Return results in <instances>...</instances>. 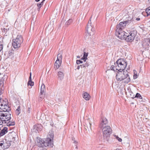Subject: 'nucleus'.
<instances>
[{
    "mask_svg": "<svg viewBox=\"0 0 150 150\" xmlns=\"http://www.w3.org/2000/svg\"><path fill=\"white\" fill-rule=\"evenodd\" d=\"M10 51H9V53H10Z\"/></svg>",
    "mask_w": 150,
    "mask_h": 150,
    "instance_id": "nucleus-55",
    "label": "nucleus"
},
{
    "mask_svg": "<svg viewBox=\"0 0 150 150\" xmlns=\"http://www.w3.org/2000/svg\"><path fill=\"white\" fill-rule=\"evenodd\" d=\"M91 124L90 122L86 123L85 125V128L86 130L88 129V131L91 130Z\"/></svg>",
    "mask_w": 150,
    "mask_h": 150,
    "instance_id": "nucleus-19",
    "label": "nucleus"
},
{
    "mask_svg": "<svg viewBox=\"0 0 150 150\" xmlns=\"http://www.w3.org/2000/svg\"><path fill=\"white\" fill-rule=\"evenodd\" d=\"M2 146L0 144V150H4Z\"/></svg>",
    "mask_w": 150,
    "mask_h": 150,
    "instance_id": "nucleus-37",
    "label": "nucleus"
},
{
    "mask_svg": "<svg viewBox=\"0 0 150 150\" xmlns=\"http://www.w3.org/2000/svg\"><path fill=\"white\" fill-rule=\"evenodd\" d=\"M149 42L150 43V38L149 39Z\"/></svg>",
    "mask_w": 150,
    "mask_h": 150,
    "instance_id": "nucleus-52",
    "label": "nucleus"
},
{
    "mask_svg": "<svg viewBox=\"0 0 150 150\" xmlns=\"http://www.w3.org/2000/svg\"><path fill=\"white\" fill-rule=\"evenodd\" d=\"M4 82L2 81H0V95L2 93L3 90L4 89Z\"/></svg>",
    "mask_w": 150,
    "mask_h": 150,
    "instance_id": "nucleus-21",
    "label": "nucleus"
},
{
    "mask_svg": "<svg viewBox=\"0 0 150 150\" xmlns=\"http://www.w3.org/2000/svg\"><path fill=\"white\" fill-rule=\"evenodd\" d=\"M127 92L129 94H130V96L132 98H134V96L133 95V93L131 91V90L130 88H127V91H126V93Z\"/></svg>",
    "mask_w": 150,
    "mask_h": 150,
    "instance_id": "nucleus-22",
    "label": "nucleus"
},
{
    "mask_svg": "<svg viewBox=\"0 0 150 150\" xmlns=\"http://www.w3.org/2000/svg\"><path fill=\"white\" fill-rule=\"evenodd\" d=\"M30 108H29L28 109V110L27 111V112L28 113H29L30 112Z\"/></svg>",
    "mask_w": 150,
    "mask_h": 150,
    "instance_id": "nucleus-42",
    "label": "nucleus"
},
{
    "mask_svg": "<svg viewBox=\"0 0 150 150\" xmlns=\"http://www.w3.org/2000/svg\"><path fill=\"white\" fill-rule=\"evenodd\" d=\"M127 33L125 38L124 39L128 42H132L134 39L135 35L134 33H130L129 35Z\"/></svg>",
    "mask_w": 150,
    "mask_h": 150,
    "instance_id": "nucleus-10",
    "label": "nucleus"
},
{
    "mask_svg": "<svg viewBox=\"0 0 150 150\" xmlns=\"http://www.w3.org/2000/svg\"><path fill=\"white\" fill-rule=\"evenodd\" d=\"M83 67H88L89 65V62H87L86 61V62H84L83 64H82Z\"/></svg>",
    "mask_w": 150,
    "mask_h": 150,
    "instance_id": "nucleus-25",
    "label": "nucleus"
},
{
    "mask_svg": "<svg viewBox=\"0 0 150 150\" xmlns=\"http://www.w3.org/2000/svg\"><path fill=\"white\" fill-rule=\"evenodd\" d=\"M34 82L32 81L31 79H29V80L28 83V85H30V86H32L34 85Z\"/></svg>",
    "mask_w": 150,
    "mask_h": 150,
    "instance_id": "nucleus-27",
    "label": "nucleus"
},
{
    "mask_svg": "<svg viewBox=\"0 0 150 150\" xmlns=\"http://www.w3.org/2000/svg\"><path fill=\"white\" fill-rule=\"evenodd\" d=\"M40 0H35V1L37 2L39 1Z\"/></svg>",
    "mask_w": 150,
    "mask_h": 150,
    "instance_id": "nucleus-46",
    "label": "nucleus"
},
{
    "mask_svg": "<svg viewBox=\"0 0 150 150\" xmlns=\"http://www.w3.org/2000/svg\"><path fill=\"white\" fill-rule=\"evenodd\" d=\"M137 74H134V79H136L137 78Z\"/></svg>",
    "mask_w": 150,
    "mask_h": 150,
    "instance_id": "nucleus-38",
    "label": "nucleus"
},
{
    "mask_svg": "<svg viewBox=\"0 0 150 150\" xmlns=\"http://www.w3.org/2000/svg\"><path fill=\"white\" fill-rule=\"evenodd\" d=\"M125 11L126 13H127V11Z\"/></svg>",
    "mask_w": 150,
    "mask_h": 150,
    "instance_id": "nucleus-50",
    "label": "nucleus"
},
{
    "mask_svg": "<svg viewBox=\"0 0 150 150\" xmlns=\"http://www.w3.org/2000/svg\"><path fill=\"white\" fill-rule=\"evenodd\" d=\"M16 114L18 115L20 113V111H17V110H16Z\"/></svg>",
    "mask_w": 150,
    "mask_h": 150,
    "instance_id": "nucleus-39",
    "label": "nucleus"
},
{
    "mask_svg": "<svg viewBox=\"0 0 150 150\" xmlns=\"http://www.w3.org/2000/svg\"><path fill=\"white\" fill-rule=\"evenodd\" d=\"M23 42V39L21 35H18L16 38L12 40V45L15 49L20 47Z\"/></svg>",
    "mask_w": 150,
    "mask_h": 150,
    "instance_id": "nucleus-6",
    "label": "nucleus"
},
{
    "mask_svg": "<svg viewBox=\"0 0 150 150\" xmlns=\"http://www.w3.org/2000/svg\"><path fill=\"white\" fill-rule=\"evenodd\" d=\"M149 0V3H150V0Z\"/></svg>",
    "mask_w": 150,
    "mask_h": 150,
    "instance_id": "nucleus-53",
    "label": "nucleus"
},
{
    "mask_svg": "<svg viewBox=\"0 0 150 150\" xmlns=\"http://www.w3.org/2000/svg\"><path fill=\"white\" fill-rule=\"evenodd\" d=\"M45 90V86L44 84H42L41 87L40 94L42 95L44 94Z\"/></svg>",
    "mask_w": 150,
    "mask_h": 150,
    "instance_id": "nucleus-20",
    "label": "nucleus"
},
{
    "mask_svg": "<svg viewBox=\"0 0 150 150\" xmlns=\"http://www.w3.org/2000/svg\"><path fill=\"white\" fill-rule=\"evenodd\" d=\"M45 0H42V3H43V2L45 1Z\"/></svg>",
    "mask_w": 150,
    "mask_h": 150,
    "instance_id": "nucleus-49",
    "label": "nucleus"
},
{
    "mask_svg": "<svg viewBox=\"0 0 150 150\" xmlns=\"http://www.w3.org/2000/svg\"><path fill=\"white\" fill-rule=\"evenodd\" d=\"M116 150H120V149H117Z\"/></svg>",
    "mask_w": 150,
    "mask_h": 150,
    "instance_id": "nucleus-51",
    "label": "nucleus"
},
{
    "mask_svg": "<svg viewBox=\"0 0 150 150\" xmlns=\"http://www.w3.org/2000/svg\"><path fill=\"white\" fill-rule=\"evenodd\" d=\"M139 98L140 99H142V98L141 96V95L139 93H137L136 95L134 97V98Z\"/></svg>",
    "mask_w": 150,
    "mask_h": 150,
    "instance_id": "nucleus-29",
    "label": "nucleus"
},
{
    "mask_svg": "<svg viewBox=\"0 0 150 150\" xmlns=\"http://www.w3.org/2000/svg\"><path fill=\"white\" fill-rule=\"evenodd\" d=\"M90 96L86 92H85L83 93V98L86 100H88L90 98Z\"/></svg>",
    "mask_w": 150,
    "mask_h": 150,
    "instance_id": "nucleus-17",
    "label": "nucleus"
},
{
    "mask_svg": "<svg viewBox=\"0 0 150 150\" xmlns=\"http://www.w3.org/2000/svg\"><path fill=\"white\" fill-rule=\"evenodd\" d=\"M146 11L147 16L150 15V6L149 7L146 9Z\"/></svg>",
    "mask_w": 150,
    "mask_h": 150,
    "instance_id": "nucleus-28",
    "label": "nucleus"
},
{
    "mask_svg": "<svg viewBox=\"0 0 150 150\" xmlns=\"http://www.w3.org/2000/svg\"><path fill=\"white\" fill-rule=\"evenodd\" d=\"M0 105H1V106L2 108H3L2 107L3 106H4V107H5V106H6V107H7V106L5 104L4 105H3V104L1 103V104Z\"/></svg>",
    "mask_w": 150,
    "mask_h": 150,
    "instance_id": "nucleus-41",
    "label": "nucleus"
},
{
    "mask_svg": "<svg viewBox=\"0 0 150 150\" xmlns=\"http://www.w3.org/2000/svg\"><path fill=\"white\" fill-rule=\"evenodd\" d=\"M77 58H80V57L79 56H77Z\"/></svg>",
    "mask_w": 150,
    "mask_h": 150,
    "instance_id": "nucleus-47",
    "label": "nucleus"
},
{
    "mask_svg": "<svg viewBox=\"0 0 150 150\" xmlns=\"http://www.w3.org/2000/svg\"><path fill=\"white\" fill-rule=\"evenodd\" d=\"M108 121L107 119L105 117H102L100 120V122L99 125V127L101 128H102L107 126H108Z\"/></svg>",
    "mask_w": 150,
    "mask_h": 150,
    "instance_id": "nucleus-11",
    "label": "nucleus"
},
{
    "mask_svg": "<svg viewBox=\"0 0 150 150\" xmlns=\"http://www.w3.org/2000/svg\"><path fill=\"white\" fill-rule=\"evenodd\" d=\"M43 3L42 2H41L40 3H38L37 4V6L38 7V8H37V10L38 11H40V8L43 5Z\"/></svg>",
    "mask_w": 150,
    "mask_h": 150,
    "instance_id": "nucleus-26",
    "label": "nucleus"
},
{
    "mask_svg": "<svg viewBox=\"0 0 150 150\" xmlns=\"http://www.w3.org/2000/svg\"><path fill=\"white\" fill-rule=\"evenodd\" d=\"M3 48V46L1 42H0V52L2 50Z\"/></svg>",
    "mask_w": 150,
    "mask_h": 150,
    "instance_id": "nucleus-34",
    "label": "nucleus"
},
{
    "mask_svg": "<svg viewBox=\"0 0 150 150\" xmlns=\"http://www.w3.org/2000/svg\"><path fill=\"white\" fill-rule=\"evenodd\" d=\"M110 69L111 70L115 71V67L114 66L112 65L111 67H110Z\"/></svg>",
    "mask_w": 150,
    "mask_h": 150,
    "instance_id": "nucleus-33",
    "label": "nucleus"
},
{
    "mask_svg": "<svg viewBox=\"0 0 150 150\" xmlns=\"http://www.w3.org/2000/svg\"><path fill=\"white\" fill-rule=\"evenodd\" d=\"M81 60H83V61L84 62H86V60H84V58H83V57H82L81 58Z\"/></svg>",
    "mask_w": 150,
    "mask_h": 150,
    "instance_id": "nucleus-43",
    "label": "nucleus"
},
{
    "mask_svg": "<svg viewBox=\"0 0 150 150\" xmlns=\"http://www.w3.org/2000/svg\"><path fill=\"white\" fill-rule=\"evenodd\" d=\"M74 143H77V142L76 141L74 140Z\"/></svg>",
    "mask_w": 150,
    "mask_h": 150,
    "instance_id": "nucleus-48",
    "label": "nucleus"
},
{
    "mask_svg": "<svg viewBox=\"0 0 150 150\" xmlns=\"http://www.w3.org/2000/svg\"><path fill=\"white\" fill-rule=\"evenodd\" d=\"M144 28V26L143 25H141L139 27V28H140L141 29L142 31L143 30V28Z\"/></svg>",
    "mask_w": 150,
    "mask_h": 150,
    "instance_id": "nucleus-36",
    "label": "nucleus"
},
{
    "mask_svg": "<svg viewBox=\"0 0 150 150\" xmlns=\"http://www.w3.org/2000/svg\"><path fill=\"white\" fill-rule=\"evenodd\" d=\"M54 134L52 133L47 136L46 142L39 137H37V145L40 147H44L50 146L52 147L53 145Z\"/></svg>",
    "mask_w": 150,
    "mask_h": 150,
    "instance_id": "nucleus-1",
    "label": "nucleus"
},
{
    "mask_svg": "<svg viewBox=\"0 0 150 150\" xmlns=\"http://www.w3.org/2000/svg\"><path fill=\"white\" fill-rule=\"evenodd\" d=\"M16 110H17V111H20V107L19 106Z\"/></svg>",
    "mask_w": 150,
    "mask_h": 150,
    "instance_id": "nucleus-40",
    "label": "nucleus"
},
{
    "mask_svg": "<svg viewBox=\"0 0 150 150\" xmlns=\"http://www.w3.org/2000/svg\"><path fill=\"white\" fill-rule=\"evenodd\" d=\"M136 20L137 21H139L140 20V18H136Z\"/></svg>",
    "mask_w": 150,
    "mask_h": 150,
    "instance_id": "nucleus-45",
    "label": "nucleus"
},
{
    "mask_svg": "<svg viewBox=\"0 0 150 150\" xmlns=\"http://www.w3.org/2000/svg\"><path fill=\"white\" fill-rule=\"evenodd\" d=\"M124 18L127 19V20L125 21L127 24H128L130 22L131 20H132V16L131 15H129L127 14L125 15Z\"/></svg>",
    "mask_w": 150,
    "mask_h": 150,
    "instance_id": "nucleus-13",
    "label": "nucleus"
},
{
    "mask_svg": "<svg viewBox=\"0 0 150 150\" xmlns=\"http://www.w3.org/2000/svg\"><path fill=\"white\" fill-rule=\"evenodd\" d=\"M9 27L7 26L3 29L2 30L3 33L4 35H5L6 36H7L9 32Z\"/></svg>",
    "mask_w": 150,
    "mask_h": 150,
    "instance_id": "nucleus-15",
    "label": "nucleus"
},
{
    "mask_svg": "<svg viewBox=\"0 0 150 150\" xmlns=\"http://www.w3.org/2000/svg\"><path fill=\"white\" fill-rule=\"evenodd\" d=\"M113 136L119 142H121L122 141V139L121 138H120L117 136L115 135H114Z\"/></svg>",
    "mask_w": 150,
    "mask_h": 150,
    "instance_id": "nucleus-30",
    "label": "nucleus"
},
{
    "mask_svg": "<svg viewBox=\"0 0 150 150\" xmlns=\"http://www.w3.org/2000/svg\"><path fill=\"white\" fill-rule=\"evenodd\" d=\"M127 33L123 31L122 29H116L115 35L119 38L124 40L125 38Z\"/></svg>",
    "mask_w": 150,
    "mask_h": 150,
    "instance_id": "nucleus-7",
    "label": "nucleus"
},
{
    "mask_svg": "<svg viewBox=\"0 0 150 150\" xmlns=\"http://www.w3.org/2000/svg\"><path fill=\"white\" fill-rule=\"evenodd\" d=\"M30 76L29 78V79H31V73L30 72Z\"/></svg>",
    "mask_w": 150,
    "mask_h": 150,
    "instance_id": "nucleus-44",
    "label": "nucleus"
},
{
    "mask_svg": "<svg viewBox=\"0 0 150 150\" xmlns=\"http://www.w3.org/2000/svg\"><path fill=\"white\" fill-rule=\"evenodd\" d=\"M42 127L41 125H36L33 127V130L36 132H39L41 130Z\"/></svg>",
    "mask_w": 150,
    "mask_h": 150,
    "instance_id": "nucleus-14",
    "label": "nucleus"
},
{
    "mask_svg": "<svg viewBox=\"0 0 150 150\" xmlns=\"http://www.w3.org/2000/svg\"><path fill=\"white\" fill-rule=\"evenodd\" d=\"M76 149H78V147H77V146H76Z\"/></svg>",
    "mask_w": 150,
    "mask_h": 150,
    "instance_id": "nucleus-54",
    "label": "nucleus"
},
{
    "mask_svg": "<svg viewBox=\"0 0 150 150\" xmlns=\"http://www.w3.org/2000/svg\"><path fill=\"white\" fill-rule=\"evenodd\" d=\"M84 50L85 49H84L83 50V51H84V52L83 58H84V60H87L88 59L87 57L88 56V53H86L85 52V51H84Z\"/></svg>",
    "mask_w": 150,
    "mask_h": 150,
    "instance_id": "nucleus-24",
    "label": "nucleus"
},
{
    "mask_svg": "<svg viewBox=\"0 0 150 150\" xmlns=\"http://www.w3.org/2000/svg\"><path fill=\"white\" fill-rule=\"evenodd\" d=\"M57 76L58 78L61 80H63L64 78V74L61 71H59L58 72Z\"/></svg>",
    "mask_w": 150,
    "mask_h": 150,
    "instance_id": "nucleus-18",
    "label": "nucleus"
},
{
    "mask_svg": "<svg viewBox=\"0 0 150 150\" xmlns=\"http://www.w3.org/2000/svg\"><path fill=\"white\" fill-rule=\"evenodd\" d=\"M119 72L117 74L116 77V79L118 81H122L124 83H127L130 81V78L128 74L127 71H124L123 72L119 71Z\"/></svg>",
    "mask_w": 150,
    "mask_h": 150,
    "instance_id": "nucleus-3",
    "label": "nucleus"
},
{
    "mask_svg": "<svg viewBox=\"0 0 150 150\" xmlns=\"http://www.w3.org/2000/svg\"><path fill=\"white\" fill-rule=\"evenodd\" d=\"M62 54L61 53H59L57 55V60H59V61H62Z\"/></svg>",
    "mask_w": 150,
    "mask_h": 150,
    "instance_id": "nucleus-23",
    "label": "nucleus"
},
{
    "mask_svg": "<svg viewBox=\"0 0 150 150\" xmlns=\"http://www.w3.org/2000/svg\"><path fill=\"white\" fill-rule=\"evenodd\" d=\"M0 125L2 124H6L7 126H14L15 124L14 121L13 120H11V114L9 112L8 113H0Z\"/></svg>",
    "mask_w": 150,
    "mask_h": 150,
    "instance_id": "nucleus-2",
    "label": "nucleus"
},
{
    "mask_svg": "<svg viewBox=\"0 0 150 150\" xmlns=\"http://www.w3.org/2000/svg\"><path fill=\"white\" fill-rule=\"evenodd\" d=\"M91 24V20L89 21L86 28L87 32L90 36L93 34V32L94 31V29L93 28Z\"/></svg>",
    "mask_w": 150,
    "mask_h": 150,
    "instance_id": "nucleus-9",
    "label": "nucleus"
},
{
    "mask_svg": "<svg viewBox=\"0 0 150 150\" xmlns=\"http://www.w3.org/2000/svg\"><path fill=\"white\" fill-rule=\"evenodd\" d=\"M103 139L104 141L109 142L110 134L112 132V129L110 126H107L102 128Z\"/></svg>",
    "mask_w": 150,
    "mask_h": 150,
    "instance_id": "nucleus-4",
    "label": "nucleus"
},
{
    "mask_svg": "<svg viewBox=\"0 0 150 150\" xmlns=\"http://www.w3.org/2000/svg\"><path fill=\"white\" fill-rule=\"evenodd\" d=\"M76 63L77 64H79L81 63H83V61H81L80 60H77L76 61Z\"/></svg>",
    "mask_w": 150,
    "mask_h": 150,
    "instance_id": "nucleus-32",
    "label": "nucleus"
},
{
    "mask_svg": "<svg viewBox=\"0 0 150 150\" xmlns=\"http://www.w3.org/2000/svg\"><path fill=\"white\" fill-rule=\"evenodd\" d=\"M116 70L118 71H122L126 68L127 62L121 59H118L115 64Z\"/></svg>",
    "mask_w": 150,
    "mask_h": 150,
    "instance_id": "nucleus-5",
    "label": "nucleus"
},
{
    "mask_svg": "<svg viewBox=\"0 0 150 150\" xmlns=\"http://www.w3.org/2000/svg\"><path fill=\"white\" fill-rule=\"evenodd\" d=\"M0 144L5 150L8 149L11 145L10 142L6 139H2L0 141Z\"/></svg>",
    "mask_w": 150,
    "mask_h": 150,
    "instance_id": "nucleus-8",
    "label": "nucleus"
},
{
    "mask_svg": "<svg viewBox=\"0 0 150 150\" xmlns=\"http://www.w3.org/2000/svg\"><path fill=\"white\" fill-rule=\"evenodd\" d=\"M82 67H83L82 66V65H78L77 68H76V69H79L80 68H82Z\"/></svg>",
    "mask_w": 150,
    "mask_h": 150,
    "instance_id": "nucleus-35",
    "label": "nucleus"
},
{
    "mask_svg": "<svg viewBox=\"0 0 150 150\" xmlns=\"http://www.w3.org/2000/svg\"><path fill=\"white\" fill-rule=\"evenodd\" d=\"M62 62L59 60H56L54 64V68L55 69H58L61 65Z\"/></svg>",
    "mask_w": 150,
    "mask_h": 150,
    "instance_id": "nucleus-16",
    "label": "nucleus"
},
{
    "mask_svg": "<svg viewBox=\"0 0 150 150\" xmlns=\"http://www.w3.org/2000/svg\"><path fill=\"white\" fill-rule=\"evenodd\" d=\"M127 24L125 21L120 22L117 25L116 29L123 30Z\"/></svg>",
    "mask_w": 150,
    "mask_h": 150,
    "instance_id": "nucleus-12",
    "label": "nucleus"
},
{
    "mask_svg": "<svg viewBox=\"0 0 150 150\" xmlns=\"http://www.w3.org/2000/svg\"><path fill=\"white\" fill-rule=\"evenodd\" d=\"M72 21V20L71 19H69L68 21H67L66 24L67 25H69Z\"/></svg>",
    "mask_w": 150,
    "mask_h": 150,
    "instance_id": "nucleus-31",
    "label": "nucleus"
}]
</instances>
